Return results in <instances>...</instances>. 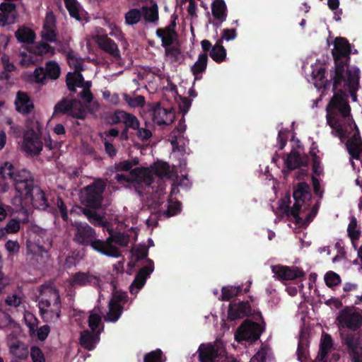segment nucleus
<instances>
[{"label": "nucleus", "mask_w": 362, "mask_h": 362, "mask_svg": "<svg viewBox=\"0 0 362 362\" xmlns=\"http://www.w3.org/2000/svg\"><path fill=\"white\" fill-rule=\"evenodd\" d=\"M101 322V317L98 314H91L88 317V326L90 329H91V332H97L98 331H100V329L98 330V326L100 325Z\"/></svg>", "instance_id": "052dcab7"}, {"label": "nucleus", "mask_w": 362, "mask_h": 362, "mask_svg": "<svg viewBox=\"0 0 362 362\" xmlns=\"http://www.w3.org/2000/svg\"><path fill=\"white\" fill-rule=\"evenodd\" d=\"M345 93L339 90L334 93L327 105V122L342 140L346 142V149L353 159L358 160L362 153V139L354 120L349 117L351 107L345 100Z\"/></svg>", "instance_id": "f257e3e1"}, {"label": "nucleus", "mask_w": 362, "mask_h": 362, "mask_svg": "<svg viewBox=\"0 0 362 362\" xmlns=\"http://www.w3.org/2000/svg\"><path fill=\"white\" fill-rule=\"evenodd\" d=\"M30 357L33 362H45V355L38 346H33L30 348Z\"/></svg>", "instance_id": "bf43d9fd"}, {"label": "nucleus", "mask_w": 362, "mask_h": 362, "mask_svg": "<svg viewBox=\"0 0 362 362\" xmlns=\"http://www.w3.org/2000/svg\"><path fill=\"white\" fill-rule=\"evenodd\" d=\"M138 163V160H134V161L124 160L118 163H115L112 170L115 172L129 171L133 170L132 167L137 165Z\"/></svg>", "instance_id": "09e8293b"}, {"label": "nucleus", "mask_w": 362, "mask_h": 362, "mask_svg": "<svg viewBox=\"0 0 362 362\" xmlns=\"http://www.w3.org/2000/svg\"><path fill=\"white\" fill-rule=\"evenodd\" d=\"M15 105L16 110L23 115H28L34 109L33 103L29 95L21 91L17 93Z\"/></svg>", "instance_id": "a878e982"}, {"label": "nucleus", "mask_w": 362, "mask_h": 362, "mask_svg": "<svg viewBox=\"0 0 362 362\" xmlns=\"http://www.w3.org/2000/svg\"><path fill=\"white\" fill-rule=\"evenodd\" d=\"M54 17H47L42 30V37L49 42H57V33L55 29Z\"/></svg>", "instance_id": "cd10ccee"}, {"label": "nucleus", "mask_w": 362, "mask_h": 362, "mask_svg": "<svg viewBox=\"0 0 362 362\" xmlns=\"http://www.w3.org/2000/svg\"><path fill=\"white\" fill-rule=\"evenodd\" d=\"M334 59V66L330 70V78L333 80L332 91L337 93L343 90L341 87L342 81H344V74H347L349 69L351 54V47L345 37H339L334 41V48L332 50Z\"/></svg>", "instance_id": "f03ea898"}, {"label": "nucleus", "mask_w": 362, "mask_h": 362, "mask_svg": "<svg viewBox=\"0 0 362 362\" xmlns=\"http://www.w3.org/2000/svg\"><path fill=\"white\" fill-rule=\"evenodd\" d=\"M95 210V209L87 208L83 210V214L88 218L90 223L95 226H104L107 223V221L103 216H100Z\"/></svg>", "instance_id": "4c0bfd02"}, {"label": "nucleus", "mask_w": 362, "mask_h": 362, "mask_svg": "<svg viewBox=\"0 0 362 362\" xmlns=\"http://www.w3.org/2000/svg\"><path fill=\"white\" fill-rule=\"evenodd\" d=\"M21 224L17 219H11L5 227V230L7 233H15L20 230Z\"/></svg>", "instance_id": "0e129e2a"}, {"label": "nucleus", "mask_w": 362, "mask_h": 362, "mask_svg": "<svg viewBox=\"0 0 362 362\" xmlns=\"http://www.w3.org/2000/svg\"><path fill=\"white\" fill-rule=\"evenodd\" d=\"M60 74L61 69L59 64L54 61H49L46 63L45 68L36 67L30 76V79L37 83H45L47 78L57 79Z\"/></svg>", "instance_id": "ddd939ff"}, {"label": "nucleus", "mask_w": 362, "mask_h": 362, "mask_svg": "<svg viewBox=\"0 0 362 362\" xmlns=\"http://www.w3.org/2000/svg\"><path fill=\"white\" fill-rule=\"evenodd\" d=\"M96 42L100 49L113 57L115 59H121L120 51L117 45L107 35H98Z\"/></svg>", "instance_id": "b1692460"}, {"label": "nucleus", "mask_w": 362, "mask_h": 362, "mask_svg": "<svg viewBox=\"0 0 362 362\" xmlns=\"http://www.w3.org/2000/svg\"><path fill=\"white\" fill-rule=\"evenodd\" d=\"M360 70L358 67H351V70H347V74H344V86L349 89V91L354 100L356 99V92L359 85Z\"/></svg>", "instance_id": "5701e85b"}, {"label": "nucleus", "mask_w": 362, "mask_h": 362, "mask_svg": "<svg viewBox=\"0 0 362 362\" xmlns=\"http://www.w3.org/2000/svg\"><path fill=\"white\" fill-rule=\"evenodd\" d=\"M199 360L200 362H237L235 358H228L223 351L211 344H202L199 349Z\"/></svg>", "instance_id": "f8f14e48"}, {"label": "nucleus", "mask_w": 362, "mask_h": 362, "mask_svg": "<svg viewBox=\"0 0 362 362\" xmlns=\"http://www.w3.org/2000/svg\"><path fill=\"white\" fill-rule=\"evenodd\" d=\"M309 163L308 156H301L296 149H293L287 155L285 164L289 170H293L301 167H307Z\"/></svg>", "instance_id": "393cba45"}, {"label": "nucleus", "mask_w": 362, "mask_h": 362, "mask_svg": "<svg viewBox=\"0 0 362 362\" xmlns=\"http://www.w3.org/2000/svg\"><path fill=\"white\" fill-rule=\"evenodd\" d=\"M347 233L349 237L352 241L356 240L360 238L361 231L357 229V220L354 216L351 218L347 228Z\"/></svg>", "instance_id": "8fccbe9b"}, {"label": "nucleus", "mask_w": 362, "mask_h": 362, "mask_svg": "<svg viewBox=\"0 0 362 362\" xmlns=\"http://www.w3.org/2000/svg\"><path fill=\"white\" fill-rule=\"evenodd\" d=\"M10 351L13 356L20 360L26 359L29 354L28 348L24 344L19 343L12 344L10 347Z\"/></svg>", "instance_id": "ea45409f"}, {"label": "nucleus", "mask_w": 362, "mask_h": 362, "mask_svg": "<svg viewBox=\"0 0 362 362\" xmlns=\"http://www.w3.org/2000/svg\"><path fill=\"white\" fill-rule=\"evenodd\" d=\"M15 36L19 42L26 44H32L35 39V32L25 27L18 28L15 33Z\"/></svg>", "instance_id": "e433bc0d"}, {"label": "nucleus", "mask_w": 362, "mask_h": 362, "mask_svg": "<svg viewBox=\"0 0 362 362\" xmlns=\"http://www.w3.org/2000/svg\"><path fill=\"white\" fill-rule=\"evenodd\" d=\"M337 320L341 327L354 331L360 328L362 324V315L349 308H344L339 313Z\"/></svg>", "instance_id": "dca6fc26"}, {"label": "nucleus", "mask_w": 362, "mask_h": 362, "mask_svg": "<svg viewBox=\"0 0 362 362\" xmlns=\"http://www.w3.org/2000/svg\"><path fill=\"white\" fill-rule=\"evenodd\" d=\"M74 241L79 245L89 246L93 250L101 254L103 240L98 238L95 230L87 223H76L74 224Z\"/></svg>", "instance_id": "39448f33"}, {"label": "nucleus", "mask_w": 362, "mask_h": 362, "mask_svg": "<svg viewBox=\"0 0 362 362\" xmlns=\"http://www.w3.org/2000/svg\"><path fill=\"white\" fill-rule=\"evenodd\" d=\"M123 98L128 105L134 108L143 107L146 103L145 98L143 95L132 97L131 95L125 93L124 94Z\"/></svg>", "instance_id": "c03bdc74"}, {"label": "nucleus", "mask_w": 362, "mask_h": 362, "mask_svg": "<svg viewBox=\"0 0 362 362\" xmlns=\"http://www.w3.org/2000/svg\"><path fill=\"white\" fill-rule=\"evenodd\" d=\"M40 314L46 322H55L61 315L62 302L58 289L50 285L40 288L38 301Z\"/></svg>", "instance_id": "7ed1b4c3"}, {"label": "nucleus", "mask_w": 362, "mask_h": 362, "mask_svg": "<svg viewBox=\"0 0 362 362\" xmlns=\"http://www.w3.org/2000/svg\"><path fill=\"white\" fill-rule=\"evenodd\" d=\"M310 154L313 158V172L315 175L320 176L322 172V169L320 165V158L316 153L313 151H311Z\"/></svg>", "instance_id": "e2e57ef3"}, {"label": "nucleus", "mask_w": 362, "mask_h": 362, "mask_svg": "<svg viewBox=\"0 0 362 362\" xmlns=\"http://www.w3.org/2000/svg\"><path fill=\"white\" fill-rule=\"evenodd\" d=\"M208 62V54L202 53L199 54L198 59L192 66L191 71L195 79H201L202 74L206 71Z\"/></svg>", "instance_id": "2f4dec72"}, {"label": "nucleus", "mask_w": 362, "mask_h": 362, "mask_svg": "<svg viewBox=\"0 0 362 362\" xmlns=\"http://www.w3.org/2000/svg\"><path fill=\"white\" fill-rule=\"evenodd\" d=\"M0 26L14 24L18 17L16 5L12 1L0 4Z\"/></svg>", "instance_id": "412c9836"}, {"label": "nucleus", "mask_w": 362, "mask_h": 362, "mask_svg": "<svg viewBox=\"0 0 362 362\" xmlns=\"http://www.w3.org/2000/svg\"><path fill=\"white\" fill-rule=\"evenodd\" d=\"M147 264L142 267L135 276V278L130 286V292L137 293L145 285L147 278L154 270V263L151 259H146Z\"/></svg>", "instance_id": "f3484780"}, {"label": "nucleus", "mask_w": 362, "mask_h": 362, "mask_svg": "<svg viewBox=\"0 0 362 362\" xmlns=\"http://www.w3.org/2000/svg\"><path fill=\"white\" fill-rule=\"evenodd\" d=\"M209 55L216 63H221L226 59V49L223 46L222 39H219L216 41V44L209 52Z\"/></svg>", "instance_id": "473e14b6"}, {"label": "nucleus", "mask_w": 362, "mask_h": 362, "mask_svg": "<svg viewBox=\"0 0 362 362\" xmlns=\"http://www.w3.org/2000/svg\"><path fill=\"white\" fill-rule=\"evenodd\" d=\"M25 202H30L33 206L38 209L45 210L49 206L48 200L45 192L36 184L28 190V194H23Z\"/></svg>", "instance_id": "6ab92c4d"}, {"label": "nucleus", "mask_w": 362, "mask_h": 362, "mask_svg": "<svg viewBox=\"0 0 362 362\" xmlns=\"http://www.w3.org/2000/svg\"><path fill=\"white\" fill-rule=\"evenodd\" d=\"M106 183L102 179H98L85 187L81 192V204L87 208L98 209L102 206L103 193Z\"/></svg>", "instance_id": "423d86ee"}, {"label": "nucleus", "mask_w": 362, "mask_h": 362, "mask_svg": "<svg viewBox=\"0 0 362 362\" xmlns=\"http://www.w3.org/2000/svg\"><path fill=\"white\" fill-rule=\"evenodd\" d=\"M165 356L163 351L158 349L147 353L144 357V362H165Z\"/></svg>", "instance_id": "de8ad7c7"}, {"label": "nucleus", "mask_w": 362, "mask_h": 362, "mask_svg": "<svg viewBox=\"0 0 362 362\" xmlns=\"http://www.w3.org/2000/svg\"><path fill=\"white\" fill-rule=\"evenodd\" d=\"M124 111L121 110H116L112 113H107L105 116V122L110 125H115L122 122Z\"/></svg>", "instance_id": "a18cd8bd"}, {"label": "nucleus", "mask_w": 362, "mask_h": 362, "mask_svg": "<svg viewBox=\"0 0 362 362\" xmlns=\"http://www.w3.org/2000/svg\"><path fill=\"white\" fill-rule=\"evenodd\" d=\"M50 327L47 325H45L39 327L37 330V338L40 341H45L49 335Z\"/></svg>", "instance_id": "774afa93"}, {"label": "nucleus", "mask_w": 362, "mask_h": 362, "mask_svg": "<svg viewBox=\"0 0 362 362\" xmlns=\"http://www.w3.org/2000/svg\"><path fill=\"white\" fill-rule=\"evenodd\" d=\"M128 296L127 293L122 291H116L112 293V298L109 303H113L117 305H124L128 301Z\"/></svg>", "instance_id": "5fc2aeb1"}, {"label": "nucleus", "mask_w": 362, "mask_h": 362, "mask_svg": "<svg viewBox=\"0 0 362 362\" xmlns=\"http://www.w3.org/2000/svg\"><path fill=\"white\" fill-rule=\"evenodd\" d=\"M273 273L281 281H290L304 277L305 274L301 268L276 265L272 267Z\"/></svg>", "instance_id": "a211bd4d"}, {"label": "nucleus", "mask_w": 362, "mask_h": 362, "mask_svg": "<svg viewBox=\"0 0 362 362\" xmlns=\"http://www.w3.org/2000/svg\"><path fill=\"white\" fill-rule=\"evenodd\" d=\"M142 16L141 11L138 8H131L125 14V22L127 25H134L138 23Z\"/></svg>", "instance_id": "37998d69"}, {"label": "nucleus", "mask_w": 362, "mask_h": 362, "mask_svg": "<svg viewBox=\"0 0 362 362\" xmlns=\"http://www.w3.org/2000/svg\"><path fill=\"white\" fill-rule=\"evenodd\" d=\"M15 171L16 170H14V167L11 163L5 162L0 167V177L4 180L8 177L12 180Z\"/></svg>", "instance_id": "864d4df0"}, {"label": "nucleus", "mask_w": 362, "mask_h": 362, "mask_svg": "<svg viewBox=\"0 0 362 362\" xmlns=\"http://www.w3.org/2000/svg\"><path fill=\"white\" fill-rule=\"evenodd\" d=\"M267 349L262 347L252 358L251 362H266Z\"/></svg>", "instance_id": "69168bd1"}, {"label": "nucleus", "mask_w": 362, "mask_h": 362, "mask_svg": "<svg viewBox=\"0 0 362 362\" xmlns=\"http://www.w3.org/2000/svg\"><path fill=\"white\" fill-rule=\"evenodd\" d=\"M56 206L60 212V215L63 221H67L69 219L67 207L60 197H58L57 199Z\"/></svg>", "instance_id": "680f3d73"}, {"label": "nucleus", "mask_w": 362, "mask_h": 362, "mask_svg": "<svg viewBox=\"0 0 362 362\" xmlns=\"http://www.w3.org/2000/svg\"><path fill=\"white\" fill-rule=\"evenodd\" d=\"M100 332L95 333L88 329L83 331L79 339L81 346L88 351L93 350L100 340Z\"/></svg>", "instance_id": "bb28decb"}, {"label": "nucleus", "mask_w": 362, "mask_h": 362, "mask_svg": "<svg viewBox=\"0 0 362 362\" xmlns=\"http://www.w3.org/2000/svg\"><path fill=\"white\" fill-rule=\"evenodd\" d=\"M58 114H64L76 119H83L87 115V110L81 100L64 98L54 105V115Z\"/></svg>", "instance_id": "6e6552de"}, {"label": "nucleus", "mask_w": 362, "mask_h": 362, "mask_svg": "<svg viewBox=\"0 0 362 362\" xmlns=\"http://www.w3.org/2000/svg\"><path fill=\"white\" fill-rule=\"evenodd\" d=\"M151 6H144L141 8V13L146 21L156 23L158 21V6L156 2H151Z\"/></svg>", "instance_id": "72a5a7b5"}, {"label": "nucleus", "mask_w": 362, "mask_h": 362, "mask_svg": "<svg viewBox=\"0 0 362 362\" xmlns=\"http://www.w3.org/2000/svg\"><path fill=\"white\" fill-rule=\"evenodd\" d=\"M141 170L139 168H136L130 171L131 175L124 174H117L115 179L119 184L123 183H132L134 179L139 176Z\"/></svg>", "instance_id": "79ce46f5"}, {"label": "nucleus", "mask_w": 362, "mask_h": 362, "mask_svg": "<svg viewBox=\"0 0 362 362\" xmlns=\"http://www.w3.org/2000/svg\"><path fill=\"white\" fill-rule=\"evenodd\" d=\"M333 341L329 334H324L322 336L320 344V351L317 358L322 362H327V355L329 350L332 348Z\"/></svg>", "instance_id": "7c9ffc66"}, {"label": "nucleus", "mask_w": 362, "mask_h": 362, "mask_svg": "<svg viewBox=\"0 0 362 362\" xmlns=\"http://www.w3.org/2000/svg\"><path fill=\"white\" fill-rule=\"evenodd\" d=\"M154 173L158 177H170V170L169 165L165 162H158L153 168Z\"/></svg>", "instance_id": "3c124183"}, {"label": "nucleus", "mask_w": 362, "mask_h": 362, "mask_svg": "<svg viewBox=\"0 0 362 362\" xmlns=\"http://www.w3.org/2000/svg\"><path fill=\"white\" fill-rule=\"evenodd\" d=\"M253 316L257 320H260L264 324L262 313L259 310L252 309L249 301H240L238 303H230L228 310V318L235 320L240 318Z\"/></svg>", "instance_id": "9b49d317"}, {"label": "nucleus", "mask_w": 362, "mask_h": 362, "mask_svg": "<svg viewBox=\"0 0 362 362\" xmlns=\"http://www.w3.org/2000/svg\"><path fill=\"white\" fill-rule=\"evenodd\" d=\"M156 36L161 40V45L166 49L170 47L177 38V33L165 32L163 28H158L156 31Z\"/></svg>", "instance_id": "f704fd0d"}, {"label": "nucleus", "mask_w": 362, "mask_h": 362, "mask_svg": "<svg viewBox=\"0 0 362 362\" xmlns=\"http://www.w3.org/2000/svg\"><path fill=\"white\" fill-rule=\"evenodd\" d=\"M12 180L16 192L22 196L28 194V190L35 185L32 174L25 169L16 170Z\"/></svg>", "instance_id": "4468645a"}, {"label": "nucleus", "mask_w": 362, "mask_h": 362, "mask_svg": "<svg viewBox=\"0 0 362 362\" xmlns=\"http://www.w3.org/2000/svg\"><path fill=\"white\" fill-rule=\"evenodd\" d=\"M341 339L352 362H362V336L358 332H344Z\"/></svg>", "instance_id": "9d476101"}, {"label": "nucleus", "mask_w": 362, "mask_h": 362, "mask_svg": "<svg viewBox=\"0 0 362 362\" xmlns=\"http://www.w3.org/2000/svg\"><path fill=\"white\" fill-rule=\"evenodd\" d=\"M148 248L146 245H139L133 250V255L135 256L136 260L138 262L141 259H148Z\"/></svg>", "instance_id": "4d7b16f0"}, {"label": "nucleus", "mask_w": 362, "mask_h": 362, "mask_svg": "<svg viewBox=\"0 0 362 362\" xmlns=\"http://www.w3.org/2000/svg\"><path fill=\"white\" fill-rule=\"evenodd\" d=\"M66 7L71 17L76 18V20L81 19L79 14V6L77 1L69 4L68 6H66Z\"/></svg>", "instance_id": "338daca9"}, {"label": "nucleus", "mask_w": 362, "mask_h": 362, "mask_svg": "<svg viewBox=\"0 0 362 362\" xmlns=\"http://www.w3.org/2000/svg\"><path fill=\"white\" fill-rule=\"evenodd\" d=\"M43 144L39 135L33 129H28L23 134V150L30 156H37L42 150Z\"/></svg>", "instance_id": "2eb2a0df"}, {"label": "nucleus", "mask_w": 362, "mask_h": 362, "mask_svg": "<svg viewBox=\"0 0 362 362\" xmlns=\"http://www.w3.org/2000/svg\"><path fill=\"white\" fill-rule=\"evenodd\" d=\"M36 245L38 251L47 256L49 250L52 247V234L46 230H41L37 234Z\"/></svg>", "instance_id": "c85d7f7f"}, {"label": "nucleus", "mask_w": 362, "mask_h": 362, "mask_svg": "<svg viewBox=\"0 0 362 362\" xmlns=\"http://www.w3.org/2000/svg\"><path fill=\"white\" fill-rule=\"evenodd\" d=\"M242 293V287L238 286H223L221 288V296L219 298V300L222 301H228L230 300L233 297L237 296L240 295Z\"/></svg>", "instance_id": "58836bf2"}, {"label": "nucleus", "mask_w": 362, "mask_h": 362, "mask_svg": "<svg viewBox=\"0 0 362 362\" xmlns=\"http://www.w3.org/2000/svg\"><path fill=\"white\" fill-rule=\"evenodd\" d=\"M109 312L105 317L106 321L115 322L118 320L123 311L122 305H114L113 303L108 304Z\"/></svg>", "instance_id": "a19ab883"}, {"label": "nucleus", "mask_w": 362, "mask_h": 362, "mask_svg": "<svg viewBox=\"0 0 362 362\" xmlns=\"http://www.w3.org/2000/svg\"><path fill=\"white\" fill-rule=\"evenodd\" d=\"M152 112V119L158 126L170 125L174 120V112L171 110L162 107L160 104L155 105Z\"/></svg>", "instance_id": "4be33fe9"}, {"label": "nucleus", "mask_w": 362, "mask_h": 362, "mask_svg": "<svg viewBox=\"0 0 362 362\" xmlns=\"http://www.w3.org/2000/svg\"><path fill=\"white\" fill-rule=\"evenodd\" d=\"M35 53L37 55H44L49 54L54 55L55 54V48L50 46L46 42H38L35 47Z\"/></svg>", "instance_id": "603ef678"}, {"label": "nucleus", "mask_w": 362, "mask_h": 362, "mask_svg": "<svg viewBox=\"0 0 362 362\" xmlns=\"http://www.w3.org/2000/svg\"><path fill=\"white\" fill-rule=\"evenodd\" d=\"M293 198L295 202L292 207L288 206V204L283 205L284 209H285V214L288 216H293L296 224L303 223L304 220L299 216V213L305 202L311 199L310 185L305 182L297 183L293 186Z\"/></svg>", "instance_id": "20e7f679"}, {"label": "nucleus", "mask_w": 362, "mask_h": 362, "mask_svg": "<svg viewBox=\"0 0 362 362\" xmlns=\"http://www.w3.org/2000/svg\"><path fill=\"white\" fill-rule=\"evenodd\" d=\"M100 278L90 272H78L70 279V284L73 287H85L92 286L98 287L100 285Z\"/></svg>", "instance_id": "aec40b11"}, {"label": "nucleus", "mask_w": 362, "mask_h": 362, "mask_svg": "<svg viewBox=\"0 0 362 362\" xmlns=\"http://www.w3.org/2000/svg\"><path fill=\"white\" fill-rule=\"evenodd\" d=\"M181 211V203L175 202L173 204H170L167 209L163 212V215L166 218H169L178 214Z\"/></svg>", "instance_id": "13d9d810"}, {"label": "nucleus", "mask_w": 362, "mask_h": 362, "mask_svg": "<svg viewBox=\"0 0 362 362\" xmlns=\"http://www.w3.org/2000/svg\"><path fill=\"white\" fill-rule=\"evenodd\" d=\"M129 242V237L124 233H110L109 237L103 240L101 255L108 257L118 258L122 254L119 248L115 245L127 247Z\"/></svg>", "instance_id": "0eeeda50"}, {"label": "nucleus", "mask_w": 362, "mask_h": 362, "mask_svg": "<svg viewBox=\"0 0 362 362\" xmlns=\"http://www.w3.org/2000/svg\"><path fill=\"white\" fill-rule=\"evenodd\" d=\"M211 13L219 24L224 22L227 18V6L224 0H214L211 4Z\"/></svg>", "instance_id": "c756f323"}, {"label": "nucleus", "mask_w": 362, "mask_h": 362, "mask_svg": "<svg viewBox=\"0 0 362 362\" xmlns=\"http://www.w3.org/2000/svg\"><path fill=\"white\" fill-rule=\"evenodd\" d=\"M313 78L315 81V86L317 88H327L329 84L330 81H332V78L330 81L325 78V68L320 67L317 69H314L313 71Z\"/></svg>", "instance_id": "c9c22d12"}, {"label": "nucleus", "mask_w": 362, "mask_h": 362, "mask_svg": "<svg viewBox=\"0 0 362 362\" xmlns=\"http://www.w3.org/2000/svg\"><path fill=\"white\" fill-rule=\"evenodd\" d=\"M122 122L125 127L129 129L136 130L139 127V121L137 117L132 113H129L124 111L123 114Z\"/></svg>", "instance_id": "49530a36"}, {"label": "nucleus", "mask_w": 362, "mask_h": 362, "mask_svg": "<svg viewBox=\"0 0 362 362\" xmlns=\"http://www.w3.org/2000/svg\"><path fill=\"white\" fill-rule=\"evenodd\" d=\"M325 281L328 287L332 288L340 284L341 278L337 273L329 271L325 276Z\"/></svg>", "instance_id": "6e6d98bb"}, {"label": "nucleus", "mask_w": 362, "mask_h": 362, "mask_svg": "<svg viewBox=\"0 0 362 362\" xmlns=\"http://www.w3.org/2000/svg\"><path fill=\"white\" fill-rule=\"evenodd\" d=\"M263 325L249 320H244L237 329L235 338L237 341H246L255 342L258 340L265 329V323Z\"/></svg>", "instance_id": "1a4fd4ad"}]
</instances>
